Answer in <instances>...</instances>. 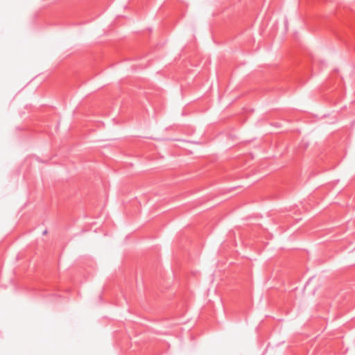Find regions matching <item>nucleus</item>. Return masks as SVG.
Instances as JSON below:
<instances>
[{
  "instance_id": "nucleus-1",
  "label": "nucleus",
  "mask_w": 355,
  "mask_h": 355,
  "mask_svg": "<svg viewBox=\"0 0 355 355\" xmlns=\"http://www.w3.org/2000/svg\"><path fill=\"white\" fill-rule=\"evenodd\" d=\"M47 234V230H45L43 232V234L44 235V234Z\"/></svg>"
}]
</instances>
